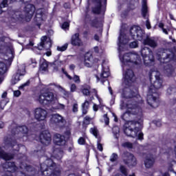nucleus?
Returning a JSON list of instances; mask_svg holds the SVG:
<instances>
[{"instance_id":"obj_1","label":"nucleus","mask_w":176,"mask_h":176,"mask_svg":"<svg viewBox=\"0 0 176 176\" xmlns=\"http://www.w3.org/2000/svg\"><path fill=\"white\" fill-rule=\"evenodd\" d=\"M128 126L124 129V133L127 137L137 138V140H143L144 133L141 132V124L138 120L128 121Z\"/></svg>"},{"instance_id":"obj_2","label":"nucleus","mask_w":176,"mask_h":176,"mask_svg":"<svg viewBox=\"0 0 176 176\" xmlns=\"http://www.w3.org/2000/svg\"><path fill=\"white\" fill-rule=\"evenodd\" d=\"M41 173L44 176H60L61 170L53 160L48 159L41 164Z\"/></svg>"},{"instance_id":"obj_3","label":"nucleus","mask_w":176,"mask_h":176,"mask_svg":"<svg viewBox=\"0 0 176 176\" xmlns=\"http://www.w3.org/2000/svg\"><path fill=\"white\" fill-rule=\"evenodd\" d=\"M35 13V6L32 4H28L23 10V14L20 11H11L10 14L12 19L17 20L19 19H25L27 21H30Z\"/></svg>"},{"instance_id":"obj_4","label":"nucleus","mask_w":176,"mask_h":176,"mask_svg":"<svg viewBox=\"0 0 176 176\" xmlns=\"http://www.w3.org/2000/svg\"><path fill=\"white\" fill-rule=\"evenodd\" d=\"M120 109H126V113H124L121 116L122 120H129L131 115H138V113L142 112L140 106H133L131 101H129L126 104H124V102L122 101L120 103Z\"/></svg>"},{"instance_id":"obj_5","label":"nucleus","mask_w":176,"mask_h":176,"mask_svg":"<svg viewBox=\"0 0 176 176\" xmlns=\"http://www.w3.org/2000/svg\"><path fill=\"white\" fill-rule=\"evenodd\" d=\"M149 76L151 85L148 90L151 89V91H155V92L157 93V90L163 87V80L160 78V72L157 71L150 72Z\"/></svg>"},{"instance_id":"obj_6","label":"nucleus","mask_w":176,"mask_h":176,"mask_svg":"<svg viewBox=\"0 0 176 176\" xmlns=\"http://www.w3.org/2000/svg\"><path fill=\"white\" fill-rule=\"evenodd\" d=\"M120 60L123 65H127L128 63L135 64L136 65L141 63V57L135 52H129L124 54H120Z\"/></svg>"},{"instance_id":"obj_7","label":"nucleus","mask_w":176,"mask_h":176,"mask_svg":"<svg viewBox=\"0 0 176 176\" xmlns=\"http://www.w3.org/2000/svg\"><path fill=\"white\" fill-rule=\"evenodd\" d=\"M140 53L146 67H151L155 64V56L153 55V51L151 48L144 47L142 48Z\"/></svg>"},{"instance_id":"obj_8","label":"nucleus","mask_w":176,"mask_h":176,"mask_svg":"<svg viewBox=\"0 0 176 176\" xmlns=\"http://www.w3.org/2000/svg\"><path fill=\"white\" fill-rule=\"evenodd\" d=\"M123 96L124 98H133L128 101H131L132 105L138 106L137 104H141L142 102V98L138 94V91L135 89L132 91L129 88H126L124 91Z\"/></svg>"},{"instance_id":"obj_9","label":"nucleus","mask_w":176,"mask_h":176,"mask_svg":"<svg viewBox=\"0 0 176 176\" xmlns=\"http://www.w3.org/2000/svg\"><path fill=\"white\" fill-rule=\"evenodd\" d=\"M157 58L160 63L165 64L173 61V60H175V56L170 50H161L157 53Z\"/></svg>"},{"instance_id":"obj_10","label":"nucleus","mask_w":176,"mask_h":176,"mask_svg":"<svg viewBox=\"0 0 176 176\" xmlns=\"http://www.w3.org/2000/svg\"><path fill=\"white\" fill-rule=\"evenodd\" d=\"M147 104L151 107V108H157L160 104L159 98H157V92L156 90L152 91V89H148L146 98Z\"/></svg>"},{"instance_id":"obj_11","label":"nucleus","mask_w":176,"mask_h":176,"mask_svg":"<svg viewBox=\"0 0 176 176\" xmlns=\"http://www.w3.org/2000/svg\"><path fill=\"white\" fill-rule=\"evenodd\" d=\"M57 98L54 97V94L50 91L42 92L38 96V101L40 104H46L55 102Z\"/></svg>"},{"instance_id":"obj_12","label":"nucleus","mask_w":176,"mask_h":176,"mask_svg":"<svg viewBox=\"0 0 176 176\" xmlns=\"http://www.w3.org/2000/svg\"><path fill=\"white\" fill-rule=\"evenodd\" d=\"M11 133L13 135H16L17 138H21L24 137V134L28 133V128L25 126H17L16 124H12L11 126Z\"/></svg>"},{"instance_id":"obj_13","label":"nucleus","mask_w":176,"mask_h":176,"mask_svg":"<svg viewBox=\"0 0 176 176\" xmlns=\"http://www.w3.org/2000/svg\"><path fill=\"white\" fill-rule=\"evenodd\" d=\"M122 160L124 164L129 167H134L137 166V158L131 153L124 152L122 155Z\"/></svg>"},{"instance_id":"obj_14","label":"nucleus","mask_w":176,"mask_h":176,"mask_svg":"<svg viewBox=\"0 0 176 176\" xmlns=\"http://www.w3.org/2000/svg\"><path fill=\"white\" fill-rule=\"evenodd\" d=\"M122 68L124 70V82L125 85H129L130 83L134 82V72L131 69H128L126 65H122Z\"/></svg>"},{"instance_id":"obj_15","label":"nucleus","mask_w":176,"mask_h":176,"mask_svg":"<svg viewBox=\"0 0 176 176\" xmlns=\"http://www.w3.org/2000/svg\"><path fill=\"white\" fill-rule=\"evenodd\" d=\"M6 52H9L10 58H5L6 63L8 64V65H10L12 61H13V52H12L9 46H8V43H5L3 41H0V54L6 53Z\"/></svg>"},{"instance_id":"obj_16","label":"nucleus","mask_w":176,"mask_h":176,"mask_svg":"<svg viewBox=\"0 0 176 176\" xmlns=\"http://www.w3.org/2000/svg\"><path fill=\"white\" fill-rule=\"evenodd\" d=\"M20 168L23 170V172L18 173L17 176H35L36 171L31 166L27 165V164H21Z\"/></svg>"},{"instance_id":"obj_17","label":"nucleus","mask_w":176,"mask_h":176,"mask_svg":"<svg viewBox=\"0 0 176 176\" xmlns=\"http://www.w3.org/2000/svg\"><path fill=\"white\" fill-rule=\"evenodd\" d=\"M34 119L38 122H45L47 119V111L41 107L35 109Z\"/></svg>"},{"instance_id":"obj_18","label":"nucleus","mask_w":176,"mask_h":176,"mask_svg":"<svg viewBox=\"0 0 176 176\" xmlns=\"http://www.w3.org/2000/svg\"><path fill=\"white\" fill-rule=\"evenodd\" d=\"M130 34L133 39L135 41H142V37L144 36V31L141 30L139 26H133L130 30Z\"/></svg>"},{"instance_id":"obj_19","label":"nucleus","mask_w":176,"mask_h":176,"mask_svg":"<svg viewBox=\"0 0 176 176\" xmlns=\"http://www.w3.org/2000/svg\"><path fill=\"white\" fill-rule=\"evenodd\" d=\"M2 168H4L6 170V173L3 176H13V173L17 170V166L14 164V162H6L5 164L1 165Z\"/></svg>"},{"instance_id":"obj_20","label":"nucleus","mask_w":176,"mask_h":176,"mask_svg":"<svg viewBox=\"0 0 176 176\" xmlns=\"http://www.w3.org/2000/svg\"><path fill=\"white\" fill-rule=\"evenodd\" d=\"M39 140L40 142H41L43 145H45V146L50 145L52 142V135L50 132H49V131H43L41 132L39 136Z\"/></svg>"},{"instance_id":"obj_21","label":"nucleus","mask_w":176,"mask_h":176,"mask_svg":"<svg viewBox=\"0 0 176 176\" xmlns=\"http://www.w3.org/2000/svg\"><path fill=\"white\" fill-rule=\"evenodd\" d=\"M50 122L52 124H56V126H61L65 124V119H64V117H62L61 115L58 113L52 114Z\"/></svg>"},{"instance_id":"obj_22","label":"nucleus","mask_w":176,"mask_h":176,"mask_svg":"<svg viewBox=\"0 0 176 176\" xmlns=\"http://www.w3.org/2000/svg\"><path fill=\"white\" fill-rule=\"evenodd\" d=\"M46 19V14L43 12L42 9H39L36 11V16L34 18V21L36 23V25L38 27H41V24H42V21H45Z\"/></svg>"},{"instance_id":"obj_23","label":"nucleus","mask_w":176,"mask_h":176,"mask_svg":"<svg viewBox=\"0 0 176 176\" xmlns=\"http://www.w3.org/2000/svg\"><path fill=\"white\" fill-rule=\"evenodd\" d=\"M143 44L146 46H149L152 49L157 47V40L155 37H147L143 41Z\"/></svg>"},{"instance_id":"obj_24","label":"nucleus","mask_w":176,"mask_h":176,"mask_svg":"<svg viewBox=\"0 0 176 176\" xmlns=\"http://www.w3.org/2000/svg\"><path fill=\"white\" fill-rule=\"evenodd\" d=\"M25 75V70L24 69H18L16 73L13 75L11 83L12 85H16V83H18L20 82V76H24Z\"/></svg>"},{"instance_id":"obj_25","label":"nucleus","mask_w":176,"mask_h":176,"mask_svg":"<svg viewBox=\"0 0 176 176\" xmlns=\"http://www.w3.org/2000/svg\"><path fill=\"white\" fill-rule=\"evenodd\" d=\"M54 142L56 145L63 146V145H65V137L60 134L56 133L54 135Z\"/></svg>"},{"instance_id":"obj_26","label":"nucleus","mask_w":176,"mask_h":176,"mask_svg":"<svg viewBox=\"0 0 176 176\" xmlns=\"http://www.w3.org/2000/svg\"><path fill=\"white\" fill-rule=\"evenodd\" d=\"M102 67L103 68V72L100 74V77L97 76L98 80H100L102 83H104L107 80V78L109 76V67H104V63H102Z\"/></svg>"},{"instance_id":"obj_27","label":"nucleus","mask_w":176,"mask_h":176,"mask_svg":"<svg viewBox=\"0 0 176 176\" xmlns=\"http://www.w3.org/2000/svg\"><path fill=\"white\" fill-rule=\"evenodd\" d=\"M52 43L50 41H47V36H44L41 38V42L40 43V45H38V50H42L43 47H51Z\"/></svg>"},{"instance_id":"obj_28","label":"nucleus","mask_w":176,"mask_h":176,"mask_svg":"<svg viewBox=\"0 0 176 176\" xmlns=\"http://www.w3.org/2000/svg\"><path fill=\"white\" fill-rule=\"evenodd\" d=\"M155 164V157L153 155H147L144 160V166L146 168H152Z\"/></svg>"},{"instance_id":"obj_29","label":"nucleus","mask_w":176,"mask_h":176,"mask_svg":"<svg viewBox=\"0 0 176 176\" xmlns=\"http://www.w3.org/2000/svg\"><path fill=\"white\" fill-rule=\"evenodd\" d=\"M71 43L73 46H82V40L79 38V33H76L72 36Z\"/></svg>"},{"instance_id":"obj_30","label":"nucleus","mask_w":176,"mask_h":176,"mask_svg":"<svg viewBox=\"0 0 176 176\" xmlns=\"http://www.w3.org/2000/svg\"><path fill=\"white\" fill-rule=\"evenodd\" d=\"M94 5L92 12L96 14H100L101 12V0H94Z\"/></svg>"},{"instance_id":"obj_31","label":"nucleus","mask_w":176,"mask_h":176,"mask_svg":"<svg viewBox=\"0 0 176 176\" xmlns=\"http://www.w3.org/2000/svg\"><path fill=\"white\" fill-rule=\"evenodd\" d=\"M4 142L6 144V146H11V148H13V146H16V150L17 148H20L21 146V148H24V146L21 145H16V141L12 140V138H7L6 139H5Z\"/></svg>"},{"instance_id":"obj_32","label":"nucleus","mask_w":176,"mask_h":176,"mask_svg":"<svg viewBox=\"0 0 176 176\" xmlns=\"http://www.w3.org/2000/svg\"><path fill=\"white\" fill-rule=\"evenodd\" d=\"M62 72L64 74H65V76H67V78L69 79V80H72L73 79L75 83H77L78 85L79 83H80V78L79 77V76L74 74V77L72 78L71 76H69V74H68V73H67V72H65L64 68H62Z\"/></svg>"},{"instance_id":"obj_33","label":"nucleus","mask_w":176,"mask_h":176,"mask_svg":"<svg viewBox=\"0 0 176 176\" xmlns=\"http://www.w3.org/2000/svg\"><path fill=\"white\" fill-rule=\"evenodd\" d=\"M14 155L10 154V153H5V151H3V150H2V148H0V158L1 159H3V160H12V159H13Z\"/></svg>"},{"instance_id":"obj_34","label":"nucleus","mask_w":176,"mask_h":176,"mask_svg":"<svg viewBox=\"0 0 176 176\" xmlns=\"http://www.w3.org/2000/svg\"><path fill=\"white\" fill-rule=\"evenodd\" d=\"M53 155L55 159H57V160H61V159H63V155H64V151H63L61 148H56L53 151Z\"/></svg>"},{"instance_id":"obj_35","label":"nucleus","mask_w":176,"mask_h":176,"mask_svg":"<svg viewBox=\"0 0 176 176\" xmlns=\"http://www.w3.org/2000/svg\"><path fill=\"white\" fill-rule=\"evenodd\" d=\"M85 65L87 67H89V65H90L91 64V63L93 64H94L96 63H98V58L93 59V56H91V55H90L89 57V56L87 55L85 56Z\"/></svg>"},{"instance_id":"obj_36","label":"nucleus","mask_w":176,"mask_h":176,"mask_svg":"<svg viewBox=\"0 0 176 176\" xmlns=\"http://www.w3.org/2000/svg\"><path fill=\"white\" fill-rule=\"evenodd\" d=\"M90 102L89 100H85L84 103L81 105L82 113L83 115H87V112H89Z\"/></svg>"},{"instance_id":"obj_37","label":"nucleus","mask_w":176,"mask_h":176,"mask_svg":"<svg viewBox=\"0 0 176 176\" xmlns=\"http://www.w3.org/2000/svg\"><path fill=\"white\" fill-rule=\"evenodd\" d=\"M146 14H148V6L146 5V0H143L142 5V16L145 18L146 17Z\"/></svg>"},{"instance_id":"obj_38","label":"nucleus","mask_w":176,"mask_h":176,"mask_svg":"<svg viewBox=\"0 0 176 176\" xmlns=\"http://www.w3.org/2000/svg\"><path fill=\"white\" fill-rule=\"evenodd\" d=\"M64 64H65V60H61L60 59L56 60L53 63L54 69H55L56 71H58L60 67H61L62 65H64Z\"/></svg>"},{"instance_id":"obj_39","label":"nucleus","mask_w":176,"mask_h":176,"mask_svg":"<svg viewBox=\"0 0 176 176\" xmlns=\"http://www.w3.org/2000/svg\"><path fill=\"white\" fill-rule=\"evenodd\" d=\"M173 72H174V68H173V66L170 65H166L164 66V74L167 75V76H170L173 74Z\"/></svg>"},{"instance_id":"obj_40","label":"nucleus","mask_w":176,"mask_h":176,"mask_svg":"<svg viewBox=\"0 0 176 176\" xmlns=\"http://www.w3.org/2000/svg\"><path fill=\"white\" fill-rule=\"evenodd\" d=\"M118 41H119V43H118L119 47H122V45H126V43H129V40H127V38H125L124 36H123L122 33L118 37Z\"/></svg>"},{"instance_id":"obj_41","label":"nucleus","mask_w":176,"mask_h":176,"mask_svg":"<svg viewBox=\"0 0 176 176\" xmlns=\"http://www.w3.org/2000/svg\"><path fill=\"white\" fill-rule=\"evenodd\" d=\"M8 72V67L6 64L3 62H0V75H5Z\"/></svg>"},{"instance_id":"obj_42","label":"nucleus","mask_w":176,"mask_h":176,"mask_svg":"<svg viewBox=\"0 0 176 176\" xmlns=\"http://www.w3.org/2000/svg\"><path fill=\"white\" fill-rule=\"evenodd\" d=\"M120 130L119 129L118 126L113 127V133L114 134L115 138H119V133Z\"/></svg>"},{"instance_id":"obj_43","label":"nucleus","mask_w":176,"mask_h":176,"mask_svg":"<svg viewBox=\"0 0 176 176\" xmlns=\"http://www.w3.org/2000/svg\"><path fill=\"white\" fill-rule=\"evenodd\" d=\"M8 102H9V99H1L0 100V108L3 109L5 107H6V104H8Z\"/></svg>"},{"instance_id":"obj_44","label":"nucleus","mask_w":176,"mask_h":176,"mask_svg":"<svg viewBox=\"0 0 176 176\" xmlns=\"http://www.w3.org/2000/svg\"><path fill=\"white\" fill-rule=\"evenodd\" d=\"M68 49V44L65 43L62 46H58L57 47V50L58 52H65Z\"/></svg>"},{"instance_id":"obj_45","label":"nucleus","mask_w":176,"mask_h":176,"mask_svg":"<svg viewBox=\"0 0 176 176\" xmlns=\"http://www.w3.org/2000/svg\"><path fill=\"white\" fill-rule=\"evenodd\" d=\"M8 6V0H3L2 3L0 4V14H2V10L3 8H6Z\"/></svg>"},{"instance_id":"obj_46","label":"nucleus","mask_w":176,"mask_h":176,"mask_svg":"<svg viewBox=\"0 0 176 176\" xmlns=\"http://www.w3.org/2000/svg\"><path fill=\"white\" fill-rule=\"evenodd\" d=\"M122 146H123V148H127L128 149H131L133 148V143L130 142H126L122 144Z\"/></svg>"},{"instance_id":"obj_47","label":"nucleus","mask_w":176,"mask_h":176,"mask_svg":"<svg viewBox=\"0 0 176 176\" xmlns=\"http://www.w3.org/2000/svg\"><path fill=\"white\" fill-rule=\"evenodd\" d=\"M90 133L97 138V136L98 135V130L97 129V128L96 127L91 128Z\"/></svg>"},{"instance_id":"obj_48","label":"nucleus","mask_w":176,"mask_h":176,"mask_svg":"<svg viewBox=\"0 0 176 176\" xmlns=\"http://www.w3.org/2000/svg\"><path fill=\"white\" fill-rule=\"evenodd\" d=\"M92 25H93V27H96V28H98V27L100 28H101V27H102V24H101V22H100L97 20H95L93 21Z\"/></svg>"},{"instance_id":"obj_49","label":"nucleus","mask_w":176,"mask_h":176,"mask_svg":"<svg viewBox=\"0 0 176 176\" xmlns=\"http://www.w3.org/2000/svg\"><path fill=\"white\" fill-rule=\"evenodd\" d=\"M90 122H91V118L90 116H87L83 119V124H90Z\"/></svg>"},{"instance_id":"obj_50","label":"nucleus","mask_w":176,"mask_h":176,"mask_svg":"<svg viewBox=\"0 0 176 176\" xmlns=\"http://www.w3.org/2000/svg\"><path fill=\"white\" fill-rule=\"evenodd\" d=\"M118 154L113 153L110 157V162H116L118 160Z\"/></svg>"},{"instance_id":"obj_51","label":"nucleus","mask_w":176,"mask_h":176,"mask_svg":"<svg viewBox=\"0 0 176 176\" xmlns=\"http://www.w3.org/2000/svg\"><path fill=\"white\" fill-rule=\"evenodd\" d=\"M47 67H48L47 62L44 61L41 65V69L42 71H46L47 69Z\"/></svg>"},{"instance_id":"obj_52","label":"nucleus","mask_w":176,"mask_h":176,"mask_svg":"<svg viewBox=\"0 0 176 176\" xmlns=\"http://www.w3.org/2000/svg\"><path fill=\"white\" fill-rule=\"evenodd\" d=\"M78 144H79V145H85V144H86V140H85V138H80L78 140Z\"/></svg>"},{"instance_id":"obj_53","label":"nucleus","mask_w":176,"mask_h":176,"mask_svg":"<svg viewBox=\"0 0 176 176\" xmlns=\"http://www.w3.org/2000/svg\"><path fill=\"white\" fill-rule=\"evenodd\" d=\"M30 80H28L26 82L22 84L20 87H19V89L20 90H23L24 89V87H27V86H30Z\"/></svg>"},{"instance_id":"obj_54","label":"nucleus","mask_w":176,"mask_h":176,"mask_svg":"<svg viewBox=\"0 0 176 176\" xmlns=\"http://www.w3.org/2000/svg\"><path fill=\"white\" fill-rule=\"evenodd\" d=\"M103 119L104 120V123L107 126L109 124V118H108V114L103 115Z\"/></svg>"},{"instance_id":"obj_55","label":"nucleus","mask_w":176,"mask_h":176,"mask_svg":"<svg viewBox=\"0 0 176 176\" xmlns=\"http://www.w3.org/2000/svg\"><path fill=\"white\" fill-rule=\"evenodd\" d=\"M120 170L121 173L124 174V175H126V176L127 175V169L126 168V167L121 166L120 168Z\"/></svg>"},{"instance_id":"obj_56","label":"nucleus","mask_w":176,"mask_h":176,"mask_svg":"<svg viewBox=\"0 0 176 176\" xmlns=\"http://www.w3.org/2000/svg\"><path fill=\"white\" fill-rule=\"evenodd\" d=\"M174 91H175V88H173V87H169L168 89H167V95L168 96H171V94H173V93H174Z\"/></svg>"},{"instance_id":"obj_57","label":"nucleus","mask_w":176,"mask_h":176,"mask_svg":"<svg viewBox=\"0 0 176 176\" xmlns=\"http://www.w3.org/2000/svg\"><path fill=\"white\" fill-rule=\"evenodd\" d=\"M78 111V104L75 103L73 104V107H72V112H74V113H76Z\"/></svg>"},{"instance_id":"obj_58","label":"nucleus","mask_w":176,"mask_h":176,"mask_svg":"<svg viewBox=\"0 0 176 176\" xmlns=\"http://www.w3.org/2000/svg\"><path fill=\"white\" fill-rule=\"evenodd\" d=\"M170 151H171V148H168L166 146H164L162 151V153H170Z\"/></svg>"},{"instance_id":"obj_59","label":"nucleus","mask_w":176,"mask_h":176,"mask_svg":"<svg viewBox=\"0 0 176 176\" xmlns=\"http://www.w3.org/2000/svg\"><path fill=\"white\" fill-rule=\"evenodd\" d=\"M129 46L132 49H135V47H137L138 46V43H137V41H133L130 43Z\"/></svg>"},{"instance_id":"obj_60","label":"nucleus","mask_w":176,"mask_h":176,"mask_svg":"<svg viewBox=\"0 0 176 176\" xmlns=\"http://www.w3.org/2000/svg\"><path fill=\"white\" fill-rule=\"evenodd\" d=\"M70 91H72V93H74V91H76V85H75V84L71 85Z\"/></svg>"},{"instance_id":"obj_61","label":"nucleus","mask_w":176,"mask_h":176,"mask_svg":"<svg viewBox=\"0 0 176 176\" xmlns=\"http://www.w3.org/2000/svg\"><path fill=\"white\" fill-rule=\"evenodd\" d=\"M69 28V23L68 22H65L62 25L63 30H67V28Z\"/></svg>"},{"instance_id":"obj_62","label":"nucleus","mask_w":176,"mask_h":176,"mask_svg":"<svg viewBox=\"0 0 176 176\" xmlns=\"http://www.w3.org/2000/svg\"><path fill=\"white\" fill-rule=\"evenodd\" d=\"M82 93L84 96H89V94H90V91L87 89H83Z\"/></svg>"},{"instance_id":"obj_63","label":"nucleus","mask_w":176,"mask_h":176,"mask_svg":"<svg viewBox=\"0 0 176 176\" xmlns=\"http://www.w3.org/2000/svg\"><path fill=\"white\" fill-rule=\"evenodd\" d=\"M163 176H176V173L175 172H170V173H165L163 174Z\"/></svg>"},{"instance_id":"obj_64","label":"nucleus","mask_w":176,"mask_h":176,"mask_svg":"<svg viewBox=\"0 0 176 176\" xmlns=\"http://www.w3.org/2000/svg\"><path fill=\"white\" fill-rule=\"evenodd\" d=\"M170 104L171 105H175V104H176V97H174L173 98L170 100Z\"/></svg>"}]
</instances>
